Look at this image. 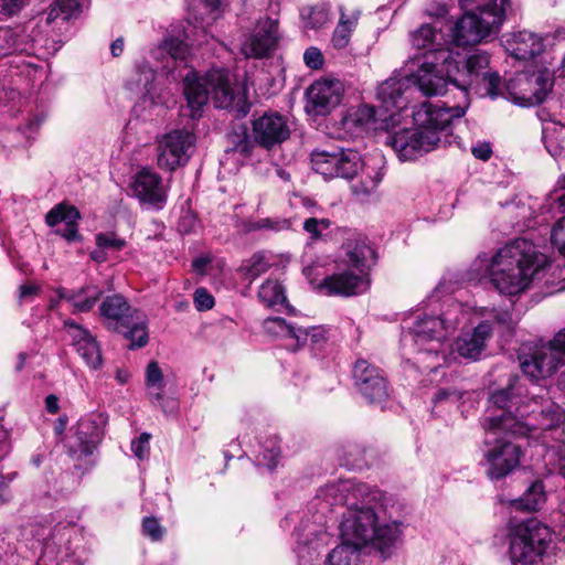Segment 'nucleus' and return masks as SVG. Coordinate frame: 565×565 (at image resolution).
Wrapping results in <instances>:
<instances>
[{"mask_svg": "<svg viewBox=\"0 0 565 565\" xmlns=\"http://www.w3.org/2000/svg\"><path fill=\"white\" fill-rule=\"evenodd\" d=\"M154 78L156 72L148 64H141L137 66L135 74L128 81V86L139 94H149Z\"/></svg>", "mask_w": 565, "mask_h": 565, "instance_id": "45", "label": "nucleus"}, {"mask_svg": "<svg viewBox=\"0 0 565 565\" xmlns=\"http://www.w3.org/2000/svg\"><path fill=\"white\" fill-rule=\"evenodd\" d=\"M361 551L362 548L353 543L341 540V543L327 555L324 565H359Z\"/></svg>", "mask_w": 565, "mask_h": 565, "instance_id": "35", "label": "nucleus"}, {"mask_svg": "<svg viewBox=\"0 0 565 565\" xmlns=\"http://www.w3.org/2000/svg\"><path fill=\"white\" fill-rule=\"evenodd\" d=\"M95 241L105 250H121L126 246V241L114 233H98Z\"/></svg>", "mask_w": 565, "mask_h": 565, "instance_id": "54", "label": "nucleus"}, {"mask_svg": "<svg viewBox=\"0 0 565 565\" xmlns=\"http://www.w3.org/2000/svg\"><path fill=\"white\" fill-rule=\"evenodd\" d=\"M380 182V174L372 170L371 172L365 173L358 182L351 185L352 194L359 201H367L375 194Z\"/></svg>", "mask_w": 565, "mask_h": 565, "instance_id": "42", "label": "nucleus"}, {"mask_svg": "<svg viewBox=\"0 0 565 565\" xmlns=\"http://www.w3.org/2000/svg\"><path fill=\"white\" fill-rule=\"evenodd\" d=\"M99 310L103 318L115 322V327L118 331L124 326L131 324V318L136 315V310H132L126 299L120 295L106 297L100 303Z\"/></svg>", "mask_w": 565, "mask_h": 565, "instance_id": "30", "label": "nucleus"}, {"mask_svg": "<svg viewBox=\"0 0 565 565\" xmlns=\"http://www.w3.org/2000/svg\"><path fill=\"white\" fill-rule=\"evenodd\" d=\"M561 363V355L547 343L535 347L531 353H523L520 356L523 373L534 381L551 376Z\"/></svg>", "mask_w": 565, "mask_h": 565, "instance_id": "20", "label": "nucleus"}, {"mask_svg": "<svg viewBox=\"0 0 565 565\" xmlns=\"http://www.w3.org/2000/svg\"><path fill=\"white\" fill-rule=\"evenodd\" d=\"M467 312L460 303H451L441 317L418 316L411 328L415 343L419 350L439 358L441 342L450 332L466 320Z\"/></svg>", "mask_w": 565, "mask_h": 565, "instance_id": "7", "label": "nucleus"}, {"mask_svg": "<svg viewBox=\"0 0 565 565\" xmlns=\"http://www.w3.org/2000/svg\"><path fill=\"white\" fill-rule=\"evenodd\" d=\"M20 49V33L9 26H0V56Z\"/></svg>", "mask_w": 565, "mask_h": 565, "instance_id": "49", "label": "nucleus"}, {"mask_svg": "<svg viewBox=\"0 0 565 565\" xmlns=\"http://www.w3.org/2000/svg\"><path fill=\"white\" fill-rule=\"evenodd\" d=\"M250 136L256 145L271 150L289 138L290 128L286 117L277 111H266L252 119Z\"/></svg>", "mask_w": 565, "mask_h": 565, "instance_id": "16", "label": "nucleus"}, {"mask_svg": "<svg viewBox=\"0 0 565 565\" xmlns=\"http://www.w3.org/2000/svg\"><path fill=\"white\" fill-rule=\"evenodd\" d=\"M370 495L371 489L369 486L353 480H339L321 487L311 505L321 515H326L333 507L347 505V509H349L360 500L364 502L366 497Z\"/></svg>", "mask_w": 565, "mask_h": 565, "instance_id": "13", "label": "nucleus"}, {"mask_svg": "<svg viewBox=\"0 0 565 565\" xmlns=\"http://www.w3.org/2000/svg\"><path fill=\"white\" fill-rule=\"evenodd\" d=\"M150 435L147 433L141 434L137 439L131 441V450L134 455L140 460L145 459L149 455Z\"/></svg>", "mask_w": 565, "mask_h": 565, "instance_id": "57", "label": "nucleus"}, {"mask_svg": "<svg viewBox=\"0 0 565 565\" xmlns=\"http://www.w3.org/2000/svg\"><path fill=\"white\" fill-rule=\"evenodd\" d=\"M437 23H424L409 33L412 47L417 52L409 62H447L452 58L454 51L448 46L443 28Z\"/></svg>", "mask_w": 565, "mask_h": 565, "instance_id": "12", "label": "nucleus"}, {"mask_svg": "<svg viewBox=\"0 0 565 565\" xmlns=\"http://www.w3.org/2000/svg\"><path fill=\"white\" fill-rule=\"evenodd\" d=\"M146 385L149 390L150 399L162 408L164 413H172L177 407L174 399L167 401V406L162 404L163 374L159 364L152 361L146 369Z\"/></svg>", "mask_w": 565, "mask_h": 565, "instance_id": "33", "label": "nucleus"}, {"mask_svg": "<svg viewBox=\"0 0 565 565\" xmlns=\"http://www.w3.org/2000/svg\"><path fill=\"white\" fill-rule=\"evenodd\" d=\"M64 327L68 335L72 338L73 345L85 360L87 365L94 370L98 369L102 365L103 360L96 339L88 330L73 321L66 320L64 322Z\"/></svg>", "mask_w": 565, "mask_h": 565, "instance_id": "25", "label": "nucleus"}, {"mask_svg": "<svg viewBox=\"0 0 565 565\" xmlns=\"http://www.w3.org/2000/svg\"><path fill=\"white\" fill-rule=\"evenodd\" d=\"M312 169L326 179H353L363 169L360 153L353 149H315Z\"/></svg>", "mask_w": 565, "mask_h": 565, "instance_id": "11", "label": "nucleus"}, {"mask_svg": "<svg viewBox=\"0 0 565 565\" xmlns=\"http://www.w3.org/2000/svg\"><path fill=\"white\" fill-rule=\"evenodd\" d=\"M142 533L148 536L151 541L162 540L166 529L161 526L158 519L153 516H147L142 520Z\"/></svg>", "mask_w": 565, "mask_h": 565, "instance_id": "55", "label": "nucleus"}, {"mask_svg": "<svg viewBox=\"0 0 565 565\" xmlns=\"http://www.w3.org/2000/svg\"><path fill=\"white\" fill-rule=\"evenodd\" d=\"M342 248L344 254L339 263L355 273L367 276L369 268L375 263V252L367 239L360 236L348 238Z\"/></svg>", "mask_w": 565, "mask_h": 565, "instance_id": "24", "label": "nucleus"}, {"mask_svg": "<svg viewBox=\"0 0 565 565\" xmlns=\"http://www.w3.org/2000/svg\"><path fill=\"white\" fill-rule=\"evenodd\" d=\"M503 7L480 13L465 10V13L450 28V41L456 46H469L481 43L498 32L504 22Z\"/></svg>", "mask_w": 565, "mask_h": 565, "instance_id": "9", "label": "nucleus"}, {"mask_svg": "<svg viewBox=\"0 0 565 565\" xmlns=\"http://www.w3.org/2000/svg\"><path fill=\"white\" fill-rule=\"evenodd\" d=\"M162 50L167 52L172 60L184 62L189 55L188 44L177 38H169L163 42Z\"/></svg>", "mask_w": 565, "mask_h": 565, "instance_id": "52", "label": "nucleus"}, {"mask_svg": "<svg viewBox=\"0 0 565 565\" xmlns=\"http://www.w3.org/2000/svg\"><path fill=\"white\" fill-rule=\"evenodd\" d=\"M413 93L414 87L411 84L409 76H392L379 85L376 97L386 111L394 108L403 110L407 107Z\"/></svg>", "mask_w": 565, "mask_h": 565, "instance_id": "23", "label": "nucleus"}, {"mask_svg": "<svg viewBox=\"0 0 565 565\" xmlns=\"http://www.w3.org/2000/svg\"><path fill=\"white\" fill-rule=\"evenodd\" d=\"M488 404L482 451L491 479L505 477L520 462V447L501 435L526 436L537 429H553L564 420L563 411L546 388L535 383L526 386L519 376L493 392Z\"/></svg>", "mask_w": 565, "mask_h": 565, "instance_id": "1", "label": "nucleus"}, {"mask_svg": "<svg viewBox=\"0 0 565 565\" xmlns=\"http://www.w3.org/2000/svg\"><path fill=\"white\" fill-rule=\"evenodd\" d=\"M462 10H472L480 13L493 11L495 8L503 7L504 18L510 8L509 0H459Z\"/></svg>", "mask_w": 565, "mask_h": 565, "instance_id": "47", "label": "nucleus"}, {"mask_svg": "<svg viewBox=\"0 0 565 565\" xmlns=\"http://www.w3.org/2000/svg\"><path fill=\"white\" fill-rule=\"evenodd\" d=\"M259 300L267 307L284 305L286 302L285 289L278 280L267 279L258 290Z\"/></svg>", "mask_w": 565, "mask_h": 565, "instance_id": "43", "label": "nucleus"}, {"mask_svg": "<svg viewBox=\"0 0 565 565\" xmlns=\"http://www.w3.org/2000/svg\"><path fill=\"white\" fill-rule=\"evenodd\" d=\"M475 158L487 161L492 154L491 145L486 141H479L471 148Z\"/></svg>", "mask_w": 565, "mask_h": 565, "instance_id": "62", "label": "nucleus"}, {"mask_svg": "<svg viewBox=\"0 0 565 565\" xmlns=\"http://www.w3.org/2000/svg\"><path fill=\"white\" fill-rule=\"evenodd\" d=\"M491 334L492 326L489 321H482L471 332L463 333L456 340L455 350L465 359L477 360Z\"/></svg>", "mask_w": 565, "mask_h": 565, "instance_id": "28", "label": "nucleus"}, {"mask_svg": "<svg viewBox=\"0 0 565 565\" xmlns=\"http://www.w3.org/2000/svg\"><path fill=\"white\" fill-rule=\"evenodd\" d=\"M263 450L256 457L258 465L266 466L269 469H274L277 465L280 449L276 440L270 439L262 446Z\"/></svg>", "mask_w": 565, "mask_h": 565, "instance_id": "50", "label": "nucleus"}, {"mask_svg": "<svg viewBox=\"0 0 565 565\" xmlns=\"http://www.w3.org/2000/svg\"><path fill=\"white\" fill-rule=\"evenodd\" d=\"M81 215L76 207L58 204L46 214V224L51 227L62 224L56 233L68 242L78 241L81 238L76 222Z\"/></svg>", "mask_w": 565, "mask_h": 565, "instance_id": "29", "label": "nucleus"}, {"mask_svg": "<svg viewBox=\"0 0 565 565\" xmlns=\"http://www.w3.org/2000/svg\"><path fill=\"white\" fill-rule=\"evenodd\" d=\"M131 318V324L124 326L119 331L124 332L126 338L131 341V348H142L148 343V332L145 317L135 311Z\"/></svg>", "mask_w": 565, "mask_h": 565, "instance_id": "38", "label": "nucleus"}, {"mask_svg": "<svg viewBox=\"0 0 565 565\" xmlns=\"http://www.w3.org/2000/svg\"><path fill=\"white\" fill-rule=\"evenodd\" d=\"M545 502L544 486L541 481H534L523 497L515 500L513 504L516 509L535 511Z\"/></svg>", "mask_w": 565, "mask_h": 565, "instance_id": "41", "label": "nucleus"}, {"mask_svg": "<svg viewBox=\"0 0 565 565\" xmlns=\"http://www.w3.org/2000/svg\"><path fill=\"white\" fill-rule=\"evenodd\" d=\"M303 61L309 68L320 70L323 66L324 58L318 47L310 46L303 53Z\"/></svg>", "mask_w": 565, "mask_h": 565, "instance_id": "56", "label": "nucleus"}, {"mask_svg": "<svg viewBox=\"0 0 565 565\" xmlns=\"http://www.w3.org/2000/svg\"><path fill=\"white\" fill-rule=\"evenodd\" d=\"M449 74L452 86L459 90L467 108L468 90H475L481 96L494 99L502 95L501 77L490 67V55L484 51H476L465 58L460 53L454 52Z\"/></svg>", "mask_w": 565, "mask_h": 565, "instance_id": "6", "label": "nucleus"}, {"mask_svg": "<svg viewBox=\"0 0 565 565\" xmlns=\"http://www.w3.org/2000/svg\"><path fill=\"white\" fill-rule=\"evenodd\" d=\"M466 114L465 106H446L444 103H424L413 111L414 127L388 134L386 143L401 161H413L450 145V126L454 119Z\"/></svg>", "mask_w": 565, "mask_h": 565, "instance_id": "3", "label": "nucleus"}, {"mask_svg": "<svg viewBox=\"0 0 565 565\" xmlns=\"http://www.w3.org/2000/svg\"><path fill=\"white\" fill-rule=\"evenodd\" d=\"M376 500V492L363 502L360 500L347 509L340 523V537L360 548L367 546L376 550L384 558L390 557L401 542L403 529L398 521H380L371 503Z\"/></svg>", "mask_w": 565, "mask_h": 565, "instance_id": "4", "label": "nucleus"}, {"mask_svg": "<svg viewBox=\"0 0 565 565\" xmlns=\"http://www.w3.org/2000/svg\"><path fill=\"white\" fill-rule=\"evenodd\" d=\"M369 277L344 267L338 263V270L323 278L317 289L327 296H352L363 292L369 287Z\"/></svg>", "mask_w": 565, "mask_h": 565, "instance_id": "18", "label": "nucleus"}, {"mask_svg": "<svg viewBox=\"0 0 565 565\" xmlns=\"http://www.w3.org/2000/svg\"><path fill=\"white\" fill-rule=\"evenodd\" d=\"M56 294L58 299H65L71 302L75 311L88 312L102 297L103 291L97 286L87 285L73 291H67L61 287L56 289Z\"/></svg>", "mask_w": 565, "mask_h": 565, "instance_id": "32", "label": "nucleus"}, {"mask_svg": "<svg viewBox=\"0 0 565 565\" xmlns=\"http://www.w3.org/2000/svg\"><path fill=\"white\" fill-rule=\"evenodd\" d=\"M28 3L29 0H0V19L19 13Z\"/></svg>", "mask_w": 565, "mask_h": 565, "instance_id": "58", "label": "nucleus"}, {"mask_svg": "<svg viewBox=\"0 0 565 565\" xmlns=\"http://www.w3.org/2000/svg\"><path fill=\"white\" fill-rule=\"evenodd\" d=\"M194 303L200 311L210 310L214 306V298L204 288H199L194 294Z\"/></svg>", "mask_w": 565, "mask_h": 565, "instance_id": "59", "label": "nucleus"}, {"mask_svg": "<svg viewBox=\"0 0 565 565\" xmlns=\"http://www.w3.org/2000/svg\"><path fill=\"white\" fill-rule=\"evenodd\" d=\"M329 340L328 330L324 327L316 326L309 329L299 328L296 335V344L294 350H299L302 347H310L312 352L320 351Z\"/></svg>", "mask_w": 565, "mask_h": 565, "instance_id": "36", "label": "nucleus"}, {"mask_svg": "<svg viewBox=\"0 0 565 565\" xmlns=\"http://www.w3.org/2000/svg\"><path fill=\"white\" fill-rule=\"evenodd\" d=\"M131 191L132 195L141 203L156 209H161L167 200L161 177L148 168H143L135 174Z\"/></svg>", "mask_w": 565, "mask_h": 565, "instance_id": "22", "label": "nucleus"}, {"mask_svg": "<svg viewBox=\"0 0 565 565\" xmlns=\"http://www.w3.org/2000/svg\"><path fill=\"white\" fill-rule=\"evenodd\" d=\"M353 379L360 393L370 403H380L387 397V387L381 371L365 360H358L353 367Z\"/></svg>", "mask_w": 565, "mask_h": 565, "instance_id": "21", "label": "nucleus"}, {"mask_svg": "<svg viewBox=\"0 0 565 565\" xmlns=\"http://www.w3.org/2000/svg\"><path fill=\"white\" fill-rule=\"evenodd\" d=\"M270 267V263L267 260L263 253H255L250 258L245 260L239 270L246 279L250 281L263 275Z\"/></svg>", "mask_w": 565, "mask_h": 565, "instance_id": "46", "label": "nucleus"}, {"mask_svg": "<svg viewBox=\"0 0 565 565\" xmlns=\"http://www.w3.org/2000/svg\"><path fill=\"white\" fill-rule=\"evenodd\" d=\"M504 46L507 52L518 60H529L544 49V39L531 31H519L509 34Z\"/></svg>", "mask_w": 565, "mask_h": 565, "instance_id": "27", "label": "nucleus"}, {"mask_svg": "<svg viewBox=\"0 0 565 565\" xmlns=\"http://www.w3.org/2000/svg\"><path fill=\"white\" fill-rule=\"evenodd\" d=\"M561 186L565 189V177L561 181ZM558 210L564 215L559 217L551 230L552 245L565 257V193L557 199Z\"/></svg>", "mask_w": 565, "mask_h": 565, "instance_id": "44", "label": "nucleus"}, {"mask_svg": "<svg viewBox=\"0 0 565 565\" xmlns=\"http://www.w3.org/2000/svg\"><path fill=\"white\" fill-rule=\"evenodd\" d=\"M263 330L266 334L278 339H290L296 341L299 328L287 322L280 317H269L263 321Z\"/></svg>", "mask_w": 565, "mask_h": 565, "instance_id": "40", "label": "nucleus"}, {"mask_svg": "<svg viewBox=\"0 0 565 565\" xmlns=\"http://www.w3.org/2000/svg\"><path fill=\"white\" fill-rule=\"evenodd\" d=\"M305 28L319 29L329 21V12L324 7H310L301 11Z\"/></svg>", "mask_w": 565, "mask_h": 565, "instance_id": "48", "label": "nucleus"}, {"mask_svg": "<svg viewBox=\"0 0 565 565\" xmlns=\"http://www.w3.org/2000/svg\"><path fill=\"white\" fill-rule=\"evenodd\" d=\"M543 141L546 150L553 158H559L565 151V139L561 135L565 132V126L555 122H545L543 126Z\"/></svg>", "mask_w": 565, "mask_h": 565, "instance_id": "37", "label": "nucleus"}, {"mask_svg": "<svg viewBox=\"0 0 565 565\" xmlns=\"http://www.w3.org/2000/svg\"><path fill=\"white\" fill-rule=\"evenodd\" d=\"M555 353L561 355L563 362H565V328L557 332L552 341L547 343Z\"/></svg>", "mask_w": 565, "mask_h": 565, "instance_id": "63", "label": "nucleus"}, {"mask_svg": "<svg viewBox=\"0 0 565 565\" xmlns=\"http://www.w3.org/2000/svg\"><path fill=\"white\" fill-rule=\"evenodd\" d=\"M331 222L328 218L308 217L305 220L302 228L310 235L311 241H317L321 237L322 232L328 230Z\"/></svg>", "mask_w": 565, "mask_h": 565, "instance_id": "53", "label": "nucleus"}, {"mask_svg": "<svg viewBox=\"0 0 565 565\" xmlns=\"http://www.w3.org/2000/svg\"><path fill=\"white\" fill-rule=\"evenodd\" d=\"M291 226V222L289 220H273V218H264L257 223V228H266L271 231H285L289 230Z\"/></svg>", "mask_w": 565, "mask_h": 565, "instance_id": "60", "label": "nucleus"}, {"mask_svg": "<svg viewBox=\"0 0 565 565\" xmlns=\"http://www.w3.org/2000/svg\"><path fill=\"white\" fill-rule=\"evenodd\" d=\"M427 17L444 19L448 14V7L445 3L431 2L425 10Z\"/></svg>", "mask_w": 565, "mask_h": 565, "instance_id": "64", "label": "nucleus"}, {"mask_svg": "<svg viewBox=\"0 0 565 565\" xmlns=\"http://www.w3.org/2000/svg\"><path fill=\"white\" fill-rule=\"evenodd\" d=\"M339 452L348 467L359 466L363 459L364 449L355 443H345L340 446Z\"/></svg>", "mask_w": 565, "mask_h": 565, "instance_id": "51", "label": "nucleus"}, {"mask_svg": "<svg viewBox=\"0 0 565 565\" xmlns=\"http://www.w3.org/2000/svg\"><path fill=\"white\" fill-rule=\"evenodd\" d=\"M550 265L531 242L519 238L492 256L479 255L467 273L468 281L489 280L503 295L516 296L540 280Z\"/></svg>", "mask_w": 565, "mask_h": 565, "instance_id": "2", "label": "nucleus"}, {"mask_svg": "<svg viewBox=\"0 0 565 565\" xmlns=\"http://www.w3.org/2000/svg\"><path fill=\"white\" fill-rule=\"evenodd\" d=\"M184 96L192 118L201 116L209 97L215 107L233 110L236 117H244L249 110L245 94L239 87L231 84L228 72L225 70H211L202 78L189 72L184 78Z\"/></svg>", "mask_w": 565, "mask_h": 565, "instance_id": "5", "label": "nucleus"}, {"mask_svg": "<svg viewBox=\"0 0 565 565\" xmlns=\"http://www.w3.org/2000/svg\"><path fill=\"white\" fill-rule=\"evenodd\" d=\"M418 68L409 78L411 84L425 96H440L448 92V86L452 85V78L449 74L451 58L447 62H420L416 63Z\"/></svg>", "mask_w": 565, "mask_h": 565, "instance_id": "15", "label": "nucleus"}, {"mask_svg": "<svg viewBox=\"0 0 565 565\" xmlns=\"http://www.w3.org/2000/svg\"><path fill=\"white\" fill-rule=\"evenodd\" d=\"M360 11L353 10L347 13L343 7H340V19L332 34V45L334 49L342 50L350 43L351 35L358 25Z\"/></svg>", "mask_w": 565, "mask_h": 565, "instance_id": "34", "label": "nucleus"}, {"mask_svg": "<svg viewBox=\"0 0 565 565\" xmlns=\"http://www.w3.org/2000/svg\"><path fill=\"white\" fill-rule=\"evenodd\" d=\"M105 424L106 420L100 414L82 419L77 425L76 444L73 446L76 448L73 452L78 457L92 455L104 434Z\"/></svg>", "mask_w": 565, "mask_h": 565, "instance_id": "26", "label": "nucleus"}, {"mask_svg": "<svg viewBox=\"0 0 565 565\" xmlns=\"http://www.w3.org/2000/svg\"><path fill=\"white\" fill-rule=\"evenodd\" d=\"M195 142V135L188 129H173L164 134L158 140V166L168 171L185 166L194 152Z\"/></svg>", "mask_w": 565, "mask_h": 565, "instance_id": "14", "label": "nucleus"}, {"mask_svg": "<svg viewBox=\"0 0 565 565\" xmlns=\"http://www.w3.org/2000/svg\"><path fill=\"white\" fill-rule=\"evenodd\" d=\"M554 83L548 68L516 73L505 84L511 100L520 106L530 107L542 103L551 92Z\"/></svg>", "mask_w": 565, "mask_h": 565, "instance_id": "10", "label": "nucleus"}, {"mask_svg": "<svg viewBox=\"0 0 565 565\" xmlns=\"http://www.w3.org/2000/svg\"><path fill=\"white\" fill-rule=\"evenodd\" d=\"M376 118V109L370 105H362L355 113V120L360 125L369 124Z\"/></svg>", "mask_w": 565, "mask_h": 565, "instance_id": "61", "label": "nucleus"}, {"mask_svg": "<svg viewBox=\"0 0 565 565\" xmlns=\"http://www.w3.org/2000/svg\"><path fill=\"white\" fill-rule=\"evenodd\" d=\"M343 94V85L339 79L322 78L316 81L307 90L308 113L324 116L335 108Z\"/></svg>", "mask_w": 565, "mask_h": 565, "instance_id": "19", "label": "nucleus"}, {"mask_svg": "<svg viewBox=\"0 0 565 565\" xmlns=\"http://www.w3.org/2000/svg\"><path fill=\"white\" fill-rule=\"evenodd\" d=\"M88 3L89 0H57L47 12L46 21L51 23L60 15L65 20L75 17L87 8Z\"/></svg>", "mask_w": 565, "mask_h": 565, "instance_id": "39", "label": "nucleus"}, {"mask_svg": "<svg viewBox=\"0 0 565 565\" xmlns=\"http://www.w3.org/2000/svg\"><path fill=\"white\" fill-rule=\"evenodd\" d=\"M226 0H196L192 6L188 22L205 33V28L220 18Z\"/></svg>", "mask_w": 565, "mask_h": 565, "instance_id": "31", "label": "nucleus"}, {"mask_svg": "<svg viewBox=\"0 0 565 565\" xmlns=\"http://www.w3.org/2000/svg\"><path fill=\"white\" fill-rule=\"evenodd\" d=\"M278 40V21L264 18L258 20L254 29L244 35L239 50L247 58H263L275 50Z\"/></svg>", "mask_w": 565, "mask_h": 565, "instance_id": "17", "label": "nucleus"}, {"mask_svg": "<svg viewBox=\"0 0 565 565\" xmlns=\"http://www.w3.org/2000/svg\"><path fill=\"white\" fill-rule=\"evenodd\" d=\"M548 529L535 520L513 526L510 534V559L513 565L543 563L548 544Z\"/></svg>", "mask_w": 565, "mask_h": 565, "instance_id": "8", "label": "nucleus"}]
</instances>
